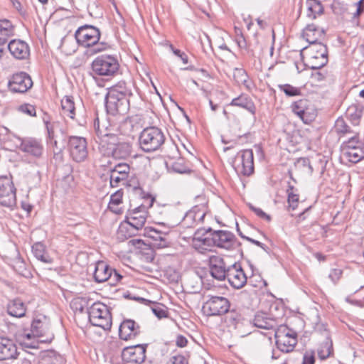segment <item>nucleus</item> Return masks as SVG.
Here are the masks:
<instances>
[{"instance_id": "obj_25", "label": "nucleus", "mask_w": 364, "mask_h": 364, "mask_svg": "<svg viewBox=\"0 0 364 364\" xmlns=\"http://www.w3.org/2000/svg\"><path fill=\"white\" fill-rule=\"evenodd\" d=\"M302 36L309 43V45L322 43L321 41L325 38V31L323 29L318 28L314 24H311L303 30Z\"/></svg>"}, {"instance_id": "obj_59", "label": "nucleus", "mask_w": 364, "mask_h": 364, "mask_svg": "<svg viewBox=\"0 0 364 364\" xmlns=\"http://www.w3.org/2000/svg\"><path fill=\"white\" fill-rule=\"evenodd\" d=\"M122 276L116 271V269H113V273H111L110 279H109V284L111 286L117 285L122 279Z\"/></svg>"}, {"instance_id": "obj_34", "label": "nucleus", "mask_w": 364, "mask_h": 364, "mask_svg": "<svg viewBox=\"0 0 364 364\" xmlns=\"http://www.w3.org/2000/svg\"><path fill=\"white\" fill-rule=\"evenodd\" d=\"M65 358L59 353L49 350L42 353L38 364H65Z\"/></svg>"}, {"instance_id": "obj_42", "label": "nucleus", "mask_w": 364, "mask_h": 364, "mask_svg": "<svg viewBox=\"0 0 364 364\" xmlns=\"http://www.w3.org/2000/svg\"><path fill=\"white\" fill-rule=\"evenodd\" d=\"M334 350L332 339L323 341L318 349V355L320 360H324L333 356Z\"/></svg>"}, {"instance_id": "obj_38", "label": "nucleus", "mask_w": 364, "mask_h": 364, "mask_svg": "<svg viewBox=\"0 0 364 364\" xmlns=\"http://www.w3.org/2000/svg\"><path fill=\"white\" fill-rule=\"evenodd\" d=\"M146 219V212L134 210L127 216L126 221L132 228H141L144 225Z\"/></svg>"}, {"instance_id": "obj_13", "label": "nucleus", "mask_w": 364, "mask_h": 364, "mask_svg": "<svg viewBox=\"0 0 364 364\" xmlns=\"http://www.w3.org/2000/svg\"><path fill=\"white\" fill-rule=\"evenodd\" d=\"M148 343L124 347L121 353L123 364H141L146 359Z\"/></svg>"}, {"instance_id": "obj_63", "label": "nucleus", "mask_w": 364, "mask_h": 364, "mask_svg": "<svg viewBox=\"0 0 364 364\" xmlns=\"http://www.w3.org/2000/svg\"><path fill=\"white\" fill-rule=\"evenodd\" d=\"M188 339L181 334H178L176 338V345L179 348H184L187 346Z\"/></svg>"}, {"instance_id": "obj_48", "label": "nucleus", "mask_w": 364, "mask_h": 364, "mask_svg": "<svg viewBox=\"0 0 364 364\" xmlns=\"http://www.w3.org/2000/svg\"><path fill=\"white\" fill-rule=\"evenodd\" d=\"M139 229H117L115 237L119 242H122L127 239L136 235Z\"/></svg>"}, {"instance_id": "obj_28", "label": "nucleus", "mask_w": 364, "mask_h": 364, "mask_svg": "<svg viewBox=\"0 0 364 364\" xmlns=\"http://www.w3.org/2000/svg\"><path fill=\"white\" fill-rule=\"evenodd\" d=\"M111 273H113V269L108 264L104 261H98L95 264L93 278L97 283L108 282Z\"/></svg>"}, {"instance_id": "obj_64", "label": "nucleus", "mask_w": 364, "mask_h": 364, "mask_svg": "<svg viewBox=\"0 0 364 364\" xmlns=\"http://www.w3.org/2000/svg\"><path fill=\"white\" fill-rule=\"evenodd\" d=\"M346 301L350 304L359 306V307H363L364 306V301L362 300L355 299H352L350 296L346 298Z\"/></svg>"}, {"instance_id": "obj_32", "label": "nucleus", "mask_w": 364, "mask_h": 364, "mask_svg": "<svg viewBox=\"0 0 364 364\" xmlns=\"http://www.w3.org/2000/svg\"><path fill=\"white\" fill-rule=\"evenodd\" d=\"M7 313L16 318H21L25 316L26 306L20 298H15L10 300L7 304Z\"/></svg>"}, {"instance_id": "obj_17", "label": "nucleus", "mask_w": 364, "mask_h": 364, "mask_svg": "<svg viewBox=\"0 0 364 364\" xmlns=\"http://www.w3.org/2000/svg\"><path fill=\"white\" fill-rule=\"evenodd\" d=\"M8 85L9 89L12 92L23 93L32 87L33 82L28 74L23 72H20L12 75Z\"/></svg>"}, {"instance_id": "obj_11", "label": "nucleus", "mask_w": 364, "mask_h": 364, "mask_svg": "<svg viewBox=\"0 0 364 364\" xmlns=\"http://www.w3.org/2000/svg\"><path fill=\"white\" fill-rule=\"evenodd\" d=\"M68 150L70 158L80 163L86 160L88 156L87 142L85 138L70 136L68 139Z\"/></svg>"}, {"instance_id": "obj_19", "label": "nucleus", "mask_w": 364, "mask_h": 364, "mask_svg": "<svg viewBox=\"0 0 364 364\" xmlns=\"http://www.w3.org/2000/svg\"><path fill=\"white\" fill-rule=\"evenodd\" d=\"M141 333V326L134 320L124 319L119 327V336L121 340L131 341Z\"/></svg>"}, {"instance_id": "obj_27", "label": "nucleus", "mask_w": 364, "mask_h": 364, "mask_svg": "<svg viewBox=\"0 0 364 364\" xmlns=\"http://www.w3.org/2000/svg\"><path fill=\"white\" fill-rule=\"evenodd\" d=\"M212 236L215 246L223 248H229L235 237L234 235L229 231L220 229L212 230Z\"/></svg>"}, {"instance_id": "obj_58", "label": "nucleus", "mask_w": 364, "mask_h": 364, "mask_svg": "<svg viewBox=\"0 0 364 364\" xmlns=\"http://www.w3.org/2000/svg\"><path fill=\"white\" fill-rule=\"evenodd\" d=\"M153 314L158 318H164L168 317V312L166 310H165L163 307H161L159 306H156L154 307L151 308Z\"/></svg>"}, {"instance_id": "obj_16", "label": "nucleus", "mask_w": 364, "mask_h": 364, "mask_svg": "<svg viewBox=\"0 0 364 364\" xmlns=\"http://www.w3.org/2000/svg\"><path fill=\"white\" fill-rule=\"evenodd\" d=\"M254 154L252 149H245L239 153L236 169L244 176H250L254 172Z\"/></svg>"}, {"instance_id": "obj_51", "label": "nucleus", "mask_w": 364, "mask_h": 364, "mask_svg": "<svg viewBox=\"0 0 364 364\" xmlns=\"http://www.w3.org/2000/svg\"><path fill=\"white\" fill-rule=\"evenodd\" d=\"M279 89L284 92L287 96L290 97L298 96L301 94V90L299 88L289 84L279 85Z\"/></svg>"}, {"instance_id": "obj_49", "label": "nucleus", "mask_w": 364, "mask_h": 364, "mask_svg": "<svg viewBox=\"0 0 364 364\" xmlns=\"http://www.w3.org/2000/svg\"><path fill=\"white\" fill-rule=\"evenodd\" d=\"M314 330L315 333L322 336L325 338L324 341L332 339L327 323L318 322L315 324Z\"/></svg>"}, {"instance_id": "obj_23", "label": "nucleus", "mask_w": 364, "mask_h": 364, "mask_svg": "<svg viewBox=\"0 0 364 364\" xmlns=\"http://www.w3.org/2000/svg\"><path fill=\"white\" fill-rule=\"evenodd\" d=\"M253 325L259 328L274 329L280 325L278 318L271 316L266 312H257L253 318Z\"/></svg>"}, {"instance_id": "obj_41", "label": "nucleus", "mask_w": 364, "mask_h": 364, "mask_svg": "<svg viewBox=\"0 0 364 364\" xmlns=\"http://www.w3.org/2000/svg\"><path fill=\"white\" fill-rule=\"evenodd\" d=\"M14 35V26L7 19L0 20V43H6Z\"/></svg>"}, {"instance_id": "obj_8", "label": "nucleus", "mask_w": 364, "mask_h": 364, "mask_svg": "<svg viewBox=\"0 0 364 364\" xmlns=\"http://www.w3.org/2000/svg\"><path fill=\"white\" fill-rule=\"evenodd\" d=\"M207 297L208 299L203 304L202 311L208 317L223 316L232 306L230 301L225 296L208 295Z\"/></svg>"}, {"instance_id": "obj_57", "label": "nucleus", "mask_w": 364, "mask_h": 364, "mask_svg": "<svg viewBox=\"0 0 364 364\" xmlns=\"http://www.w3.org/2000/svg\"><path fill=\"white\" fill-rule=\"evenodd\" d=\"M315 353L314 350L306 351L303 355L302 364H315Z\"/></svg>"}, {"instance_id": "obj_10", "label": "nucleus", "mask_w": 364, "mask_h": 364, "mask_svg": "<svg viewBox=\"0 0 364 364\" xmlns=\"http://www.w3.org/2000/svg\"><path fill=\"white\" fill-rule=\"evenodd\" d=\"M16 203V189L11 174L0 176V204L12 208Z\"/></svg>"}, {"instance_id": "obj_44", "label": "nucleus", "mask_w": 364, "mask_h": 364, "mask_svg": "<svg viewBox=\"0 0 364 364\" xmlns=\"http://www.w3.org/2000/svg\"><path fill=\"white\" fill-rule=\"evenodd\" d=\"M346 114L353 125H359L363 116V108L352 105L348 108Z\"/></svg>"}, {"instance_id": "obj_39", "label": "nucleus", "mask_w": 364, "mask_h": 364, "mask_svg": "<svg viewBox=\"0 0 364 364\" xmlns=\"http://www.w3.org/2000/svg\"><path fill=\"white\" fill-rule=\"evenodd\" d=\"M11 266L12 269L19 275L26 278L31 276L30 270L27 268L26 263L24 259L18 253L17 256L11 259Z\"/></svg>"}, {"instance_id": "obj_54", "label": "nucleus", "mask_w": 364, "mask_h": 364, "mask_svg": "<svg viewBox=\"0 0 364 364\" xmlns=\"http://www.w3.org/2000/svg\"><path fill=\"white\" fill-rule=\"evenodd\" d=\"M18 111L22 114H26L29 117H35L36 115V107L28 103L23 104L18 107Z\"/></svg>"}, {"instance_id": "obj_36", "label": "nucleus", "mask_w": 364, "mask_h": 364, "mask_svg": "<svg viewBox=\"0 0 364 364\" xmlns=\"http://www.w3.org/2000/svg\"><path fill=\"white\" fill-rule=\"evenodd\" d=\"M21 150L36 157L41 156L43 150L42 144L37 140L29 139L24 141L21 145Z\"/></svg>"}, {"instance_id": "obj_43", "label": "nucleus", "mask_w": 364, "mask_h": 364, "mask_svg": "<svg viewBox=\"0 0 364 364\" xmlns=\"http://www.w3.org/2000/svg\"><path fill=\"white\" fill-rule=\"evenodd\" d=\"M61 107L63 115L74 119L75 117V103L72 97L66 96L61 100Z\"/></svg>"}, {"instance_id": "obj_26", "label": "nucleus", "mask_w": 364, "mask_h": 364, "mask_svg": "<svg viewBox=\"0 0 364 364\" xmlns=\"http://www.w3.org/2000/svg\"><path fill=\"white\" fill-rule=\"evenodd\" d=\"M208 208V200L204 195H200L196 198V205L193 210L189 212L187 218H192L193 220H201L205 217Z\"/></svg>"}, {"instance_id": "obj_60", "label": "nucleus", "mask_w": 364, "mask_h": 364, "mask_svg": "<svg viewBox=\"0 0 364 364\" xmlns=\"http://www.w3.org/2000/svg\"><path fill=\"white\" fill-rule=\"evenodd\" d=\"M170 48L172 50L173 53L178 57H179L181 60L183 61V64L186 65L188 63V55L183 53L181 52L178 49H175L172 45H170Z\"/></svg>"}, {"instance_id": "obj_7", "label": "nucleus", "mask_w": 364, "mask_h": 364, "mask_svg": "<svg viewBox=\"0 0 364 364\" xmlns=\"http://www.w3.org/2000/svg\"><path fill=\"white\" fill-rule=\"evenodd\" d=\"M163 132L158 128L151 127L144 129L139 136V145L146 152L158 150L164 143Z\"/></svg>"}, {"instance_id": "obj_21", "label": "nucleus", "mask_w": 364, "mask_h": 364, "mask_svg": "<svg viewBox=\"0 0 364 364\" xmlns=\"http://www.w3.org/2000/svg\"><path fill=\"white\" fill-rule=\"evenodd\" d=\"M225 315V323L227 327L235 330L240 329L246 321L242 310L236 306H231Z\"/></svg>"}, {"instance_id": "obj_47", "label": "nucleus", "mask_w": 364, "mask_h": 364, "mask_svg": "<svg viewBox=\"0 0 364 364\" xmlns=\"http://www.w3.org/2000/svg\"><path fill=\"white\" fill-rule=\"evenodd\" d=\"M325 79L326 75L320 71L313 72L306 81L305 85L309 87H318L321 85Z\"/></svg>"}, {"instance_id": "obj_3", "label": "nucleus", "mask_w": 364, "mask_h": 364, "mask_svg": "<svg viewBox=\"0 0 364 364\" xmlns=\"http://www.w3.org/2000/svg\"><path fill=\"white\" fill-rule=\"evenodd\" d=\"M304 65L313 70L319 69L328 63V50L323 43H313L301 50Z\"/></svg>"}, {"instance_id": "obj_40", "label": "nucleus", "mask_w": 364, "mask_h": 364, "mask_svg": "<svg viewBox=\"0 0 364 364\" xmlns=\"http://www.w3.org/2000/svg\"><path fill=\"white\" fill-rule=\"evenodd\" d=\"M306 15L311 19L316 18L323 12V7L318 0H307L306 2Z\"/></svg>"}, {"instance_id": "obj_5", "label": "nucleus", "mask_w": 364, "mask_h": 364, "mask_svg": "<svg viewBox=\"0 0 364 364\" xmlns=\"http://www.w3.org/2000/svg\"><path fill=\"white\" fill-rule=\"evenodd\" d=\"M129 106V100L125 87L115 85L109 89L106 97V108L112 114L126 111Z\"/></svg>"}, {"instance_id": "obj_9", "label": "nucleus", "mask_w": 364, "mask_h": 364, "mask_svg": "<svg viewBox=\"0 0 364 364\" xmlns=\"http://www.w3.org/2000/svg\"><path fill=\"white\" fill-rule=\"evenodd\" d=\"M93 73L99 76L113 77L119 69L117 58L110 55L97 57L91 65Z\"/></svg>"}, {"instance_id": "obj_2", "label": "nucleus", "mask_w": 364, "mask_h": 364, "mask_svg": "<svg viewBox=\"0 0 364 364\" xmlns=\"http://www.w3.org/2000/svg\"><path fill=\"white\" fill-rule=\"evenodd\" d=\"M304 327V320L297 316L289 319L287 324H280L274 333L277 348L285 353L292 352L298 343V334Z\"/></svg>"}, {"instance_id": "obj_61", "label": "nucleus", "mask_w": 364, "mask_h": 364, "mask_svg": "<svg viewBox=\"0 0 364 364\" xmlns=\"http://www.w3.org/2000/svg\"><path fill=\"white\" fill-rule=\"evenodd\" d=\"M236 43L240 48L247 50L248 48V44L244 36L242 34L237 35L236 37Z\"/></svg>"}, {"instance_id": "obj_62", "label": "nucleus", "mask_w": 364, "mask_h": 364, "mask_svg": "<svg viewBox=\"0 0 364 364\" xmlns=\"http://www.w3.org/2000/svg\"><path fill=\"white\" fill-rule=\"evenodd\" d=\"M251 209L254 211V213L261 219L269 221L271 218L269 215L265 213L262 209L259 208L251 207Z\"/></svg>"}, {"instance_id": "obj_14", "label": "nucleus", "mask_w": 364, "mask_h": 364, "mask_svg": "<svg viewBox=\"0 0 364 364\" xmlns=\"http://www.w3.org/2000/svg\"><path fill=\"white\" fill-rule=\"evenodd\" d=\"M75 36L80 46L90 48L97 45L100 38V32L94 26L85 25L76 31Z\"/></svg>"}, {"instance_id": "obj_37", "label": "nucleus", "mask_w": 364, "mask_h": 364, "mask_svg": "<svg viewBox=\"0 0 364 364\" xmlns=\"http://www.w3.org/2000/svg\"><path fill=\"white\" fill-rule=\"evenodd\" d=\"M343 155L348 161L358 163L364 159V150L358 146L347 145L344 148Z\"/></svg>"}, {"instance_id": "obj_22", "label": "nucleus", "mask_w": 364, "mask_h": 364, "mask_svg": "<svg viewBox=\"0 0 364 364\" xmlns=\"http://www.w3.org/2000/svg\"><path fill=\"white\" fill-rule=\"evenodd\" d=\"M287 193L288 196L287 202L289 204V210H299L301 212L299 214V218H301V215H304V213L310 208V206L306 205L304 200H300L298 190L294 186L289 185L288 189L287 190Z\"/></svg>"}, {"instance_id": "obj_31", "label": "nucleus", "mask_w": 364, "mask_h": 364, "mask_svg": "<svg viewBox=\"0 0 364 364\" xmlns=\"http://www.w3.org/2000/svg\"><path fill=\"white\" fill-rule=\"evenodd\" d=\"M123 197L124 192L122 189L112 193L108 203V210L117 215L122 214L124 210Z\"/></svg>"}, {"instance_id": "obj_6", "label": "nucleus", "mask_w": 364, "mask_h": 364, "mask_svg": "<svg viewBox=\"0 0 364 364\" xmlns=\"http://www.w3.org/2000/svg\"><path fill=\"white\" fill-rule=\"evenodd\" d=\"M89 321L92 325L110 331L112 325L111 310L105 304L95 302L87 310Z\"/></svg>"}, {"instance_id": "obj_53", "label": "nucleus", "mask_w": 364, "mask_h": 364, "mask_svg": "<svg viewBox=\"0 0 364 364\" xmlns=\"http://www.w3.org/2000/svg\"><path fill=\"white\" fill-rule=\"evenodd\" d=\"M236 230L238 232L239 235H240L242 238H243V239H245V240H247V241H249V242H252V244H254V245H257V246H258V247H261V248H262V250H264L266 252L269 253V248L266 245H264V243H262V242H259L258 240H257V239H255V238L250 237H248V236L245 235L242 232L241 229H236Z\"/></svg>"}, {"instance_id": "obj_4", "label": "nucleus", "mask_w": 364, "mask_h": 364, "mask_svg": "<svg viewBox=\"0 0 364 364\" xmlns=\"http://www.w3.org/2000/svg\"><path fill=\"white\" fill-rule=\"evenodd\" d=\"M23 336L27 339L38 338L41 342L50 343L54 338L51 331L50 322L48 317L43 315L33 318L30 328H23Z\"/></svg>"}, {"instance_id": "obj_15", "label": "nucleus", "mask_w": 364, "mask_h": 364, "mask_svg": "<svg viewBox=\"0 0 364 364\" xmlns=\"http://www.w3.org/2000/svg\"><path fill=\"white\" fill-rule=\"evenodd\" d=\"M213 229H197L192 239V246L200 253H205L215 246Z\"/></svg>"}, {"instance_id": "obj_33", "label": "nucleus", "mask_w": 364, "mask_h": 364, "mask_svg": "<svg viewBox=\"0 0 364 364\" xmlns=\"http://www.w3.org/2000/svg\"><path fill=\"white\" fill-rule=\"evenodd\" d=\"M230 105L245 109L253 115L256 112V107L253 100L246 94H241L239 97L232 99Z\"/></svg>"}, {"instance_id": "obj_46", "label": "nucleus", "mask_w": 364, "mask_h": 364, "mask_svg": "<svg viewBox=\"0 0 364 364\" xmlns=\"http://www.w3.org/2000/svg\"><path fill=\"white\" fill-rule=\"evenodd\" d=\"M131 146L129 143L120 141L111 152L114 157L126 158L130 154Z\"/></svg>"}, {"instance_id": "obj_52", "label": "nucleus", "mask_w": 364, "mask_h": 364, "mask_svg": "<svg viewBox=\"0 0 364 364\" xmlns=\"http://www.w3.org/2000/svg\"><path fill=\"white\" fill-rule=\"evenodd\" d=\"M166 364H189V355L181 353L173 355Z\"/></svg>"}, {"instance_id": "obj_29", "label": "nucleus", "mask_w": 364, "mask_h": 364, "mask_svg": "<svg viewBox=\"0 0 364 364\" xmlns=\"http://www.w3.org/2000/svg\"><path fill=\"white\" fill-rule=\"evenodd\" d=\"M17 355V347L14 342L6 338H0V360L15 358Z\"/></svg>"}, {"instance_id": "obj_35", "label": "nucleus", "mask_w": 364, "mask_h": 364, "mask_svg": "<svg viewBox=\"0 0 364 364\" xmlns=\"http://www.w3.org/2000/svg\"><path fill=\"white\" fill-rule=\"evenodd\" d=\"M31 250L34 257L38 260L46 264H51L53 262V259L49 255L43 243L41 242H35L32 245Z\"/></svg>"}, {"instance_id": "obj_1", "label": "nucleus", "mask_w": 364, "mask_h": 364, "mask_svg": "<svg viewBox=\"0 0 364 364\" xmlns=\"http://www.w3.org/2000/svg\"><path fill=\"white\" fill-rule=\"evenodd\" d=\"M144 236L148 237L149 243L146 244L140 239L129 241L135 247L136 256L143 262L151 263L155 258L154 247L161 249L169 247L172 240L168 232H163L159 229H144Z\"/></svg>"}, {"instance_id": "obj_45", "label": "nucleus", "mask_w": 364, "mask_h": 364, "mask_svg": "<svg viewBox=\"0 0 364 364\" xmlns=\"http://www.w3.org/2000/svg\"><path fill=\"white\" fill-rule=\"evenodd\" d=\"M171 166L175 172L179 173H190L192 171L191 165L183 158H178Z\"/></svg>"}, {"instance_id": "obj_55", "label": "nucleus", "mask_w": 364, "mask_h": 364, "mask_svg": "<svg viewBox=\"0 0 364 364\" xmlns=\"http://www.w3.org/2000/svg\"><path fill=\"white\" fill-rule=\"evenodd\" d=\"M293 111L301 119L304 123L308 124L310 120L306 117V112L303 109V107L301 106V102L294 103L293 105Z\"/></svg>"}, {"instance_id": "obj_56", "label": "nucleus", "mask_w": 364, "mask_h": 364, "mask_svg": "<svg viewBox=\"0 0 364 364\" xmlns=\"http://www.w3.org/2000/svg\"><path fill=\"white\" fill-rule=\"evenodd\" d=\"M343 274V270L340 268H334L331 269L328 274V278L334 283L336 284Z\"/></svg>"}, {"instance_id": "obj_30", "label": "nucleus", "mask_w": 364, "mask_h": 364, "mask_svg": "<svg viewBox=\"0 0 364 364\" xmlns=\"http://www.w3.org/2000/svg\"><path fill=\"white\" fill-rule=\"evenodd\" d=\"M129 166L126 164H119L114 167L110 176V185L117 187L121 181H126L128 178Z\"/></svg>"}, {"instance_id": "obj_24", "label": "nucleus", "mask_w": 364, "mask_h": 364, "mask_svg": "<svg viewBox=\"0 0 364 364\" xmlns=\"http://www.w3.org/2000/svg\"><path fill=\"white\" fill-rule=\"evenodd\" d=\"M8 49L11 54L17 59H26L30 55L28 45L20 39H14L9 42Z\"/></svg>"}, {"instance_id": "obj_50", "label": "nucleus", "mask_w": 364, "mask_h": 364, "mask_svg": "<svg viewBox=\"0 0 364 364\" xmlns=\"http://www.w3.org/2000/svg\"><path fill=\"white\" fill-rule=\"evenodd\" d=\"M334 129L336 132L341 135H344L351 132L350 127L346 124L343 118L337 119L335 123Z\"/></svg>"}, {"instance_id": "obj_18", "label": "nucleus", "mask_w": 364, "mask_h": 364, "mask_svg": "<svg viewBox=\"0 0 364 364\" xmlns=\"http://www.w3.org/2000/svg\"><path fill=\"white\" fill-rule=\"evenodd\" d=\"M210 275L218 281L226 279L229 267H226L223 258L219 255H211L208 259Z\"/></svg>"}, {"instance_id": "obj_12", "label": "nucleus", "mask_w": 364, "mask_h": 364, "mask_svg": "<svg viewBox=\"0 0 364 364\" xmlns=\"http://www.w3.org/2000/svg\"><path fill=\"white\" fill-rule=\"evenodd\" d=\"M104 129H100V119L96 118L94 121V128L100 139V146L112 152L114 147L121 141L119 136L112 132V129L103 125Z\"/></svg>"}, {"instance_id": "obj_20", "label": "nucleus", "mask_w": 364, "mask_h": 364, "mask_svg": "<svg viewBox=\"0 0 364 364\" xmlns=\"http://www.w3.org/2000/svg\"><path fill=\"white\" fill-rule=\"evenodd\" d=\"M226 279L230 286L236 289L243 287L246 284L247 279L240 264L237 262L229 267Z\"/></svg>"}]
</instances>
